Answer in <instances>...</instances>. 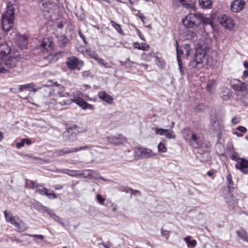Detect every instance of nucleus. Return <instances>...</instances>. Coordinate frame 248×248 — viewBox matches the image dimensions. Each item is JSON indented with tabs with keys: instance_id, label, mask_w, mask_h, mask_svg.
I'll use <instances>...</instances> for the list:
<instances>
[{
	"instance_id": "f704fd0d",
	"label": "nucleus",
	"mask_w": 248,
	"mask_h": 248,
	"mask_svg": "<svg viewBox=\"0 0 248 248\" xmlns=\"http://www.w3.org/2000/svg\"><path fill=\"white\" fill-rule=\"evenodd\" d=\"M62 137L63 139V141H70L71 142H74L77 140V136L74 134H69L68 136L64 135V132L62 133Z\"/></svg>"
},
{
	"instance_id": "3c124183",
	"label": "nucleus",
	"mask_w": 248,
	"mask_h": 248,
	"mask_svg": "<svg viewBox=\"0 0 248 248\" xmlns=\"http://www.w3.org/2000/svg\"><path fill=\"white\" fill-rule=\"evenodd\" d=\"M96 199H97L98 202L100 204H102V205H104V204L105 199L102 198V197L101 196V195H100V194L97 195Z\"/></svg>"
},
{
	"instance_id": "9b49d317",
	"label": "nucleus",
	"mask_w": 248,
	"mask_h": 248,
	"mask_svg": "<svg viewBox=\"0 0 248 248\" xmlns=\"http://www.w3.org/2000/svg\"><path fill=\"white\" fill-rule=\"evenodd\" d=\"M135 155V157L138 158H146L154 155L151 150L143 148H136Z\"/></svg>"
},
{
	"instance_id": "4d7b16f0",
	"label": "nucleus",
	"mask_w": 248,
	"mask_h": 248,
	"mask_svg": "<svg viewBox=\"0 0 248 248\" xmlns=\"http://www.w3.org/2000/svg\"><path fill=\"white\" fill-rule=\"evenodd\" d=\"M25 145V140L23 139L20 142H18L16 143V146L17 148H20L24 146Z\"/></svg>"
},
{
	"instance_id": "f3484780",
	"label": "nucleus",
	"mask_w": 248,
	"mask_h": 248,
	"mask_svg": "<svg viewBox=\"0 0 248 248\" xmlns=\"http://www.w3.org/2000/svg\"><path fill=\"white\" fill-rule=\"evenodd\" d=\"M11 47L7 43H3L0 45V58L3 60L11 52Z\"/></svg>"
},
{
	"instance_id": "864d4df0",
	"label": "nucleus",
	"mask_w": 248,
	"mask_h": 248,
	"mask_svg": "<svg viewBox=\"0 0 248 248\" xmlns=\"http://www.w3.org/2000/svg\"><path fill=\"white\" fill-rule=\"evenodd\" d=\"M29 235L40 240H43L44 238V236L41 234H29Z\"/></svg>"
},
{
	"instance_id": "5701e85b",
	"label": "nucleus",
	"mask_w": 248,
	"mask_h": 248,
	"mask_svg": "<svg viewBox=\"0 0 248 248\" xmlns=\"http://www.w3.org/2000/svg\"><path fill=\"white\" fill-rule=\"evenodd\" d=\"M202 144V141L200 137L196 133L192 140L191 141V142L190 143V145L193 147L196 148L200 147Z\"/></svg>"
},
{
	"instance_id": "0eeeda50",
	"label": "nucleus",
	"mask_w": 248,
	"mask_h": 248,
	"mask_svg": "<svg viewBox=\"0 0 248 248\" xmlns=\"http://www.w3.org/2000/svg\"><path fill=\"white\" fill-rule=\"evenodd\" d=\"M65 88L63 86H60L59 87L52 89L51 88H47L45 90V93L44 94H47L48 97H53V96H63L65 97H68L69 93L64 92Z\"/></svg>"
},
{
	"instance_id": "72a5a7b5",
	"label": "nucleus",
	"mask_w": 248,
	"mask_h": 248,
	"mask_svg": "<svg viewBox=\"0 0 248 248\" xmlns=\"http://www.w3.org/2000/svg\"><path fill=\"white\" fill-rule=\"evenodd\" d=\"M68 42V39L64 35L58 37V43L61 47L64 46Z\"/></svg>"
},
{
	"instance_id": "a19ab883",
	"label": "nucleus",
	"mask_w": 248,
	"mask_h": 248,
	"mask_svg": "<svg viewBox=\"0 0 248 248\" xmlns=\"http://www.w3.org/2000/svg\"><path fill=\"white\" fill-rule=\"evenodd\" d=\"M200 17L202 18L201 23H202L203 24L205 25H211V26H213V22L210 18L204 17L203 15L201 14Z\"/></svg>"
},
{
	"instance_id": "9d476101",
	"label": "nucleus",
	"mask_w": 248,
	"mask_h": 248,
	"mask_svg": "<svg viewBox=\"0 0 248 248\" xmlns=\"http://www.w3.org/2000/svg\"><path fill=\"white\" fill-rule=\"evenodd\" d=\"M219 24L226 29L231 30L234 28V23L229 16L223 15L218 18Z\"/></svg>"
},
{
	"instance_id": "b1692460",
	"label": "nucleus",
	"mask_w": 248,
	"mask_h": 248,
	"mask_svg": "<svg viewBox=\"0 0 248 248\" xmlns=\"http://www.w3.org/2000/svg\"><path fill=\"white\" fill-rule=\"evenodd\" d=\"M225 199L226 202L230 205H234L237 202V200L231 192H228L226 194Z\"/></svg>"
},
{
	"instance_id": "de8ad7c7",
	"label": "nucleus",
	"mask_w": 248,
	"mask_h": 248,
	"mask_svg": "<svg viewBox=\"0 0 248 248\" xmlns=\"http://www.w3.org/2000/svg\"><path fill=\"white\" fill-rule=\"evenodd\" d=\"M47 189L42 186H36L37 191L42 195H45V193L47 192Z\"/></svg>"
},
{
	"instance_id": "f03ea898",
	"label": "nucleus",
	"mask_w": 248,
	"mask_h": 248,
	"mask_svg": "<svg viewBox=\"0 0 248 248\" xmlns=\"http://www.w3.org/2000/svg\"><path fill=\"white\" fill-rule=\"evenodd\" d=\"M14 11L13 6H7L6 11L2 16V25L4 31L8 32L12 29L14 25Z\"/></svg>"
},
{
	"instance_id": "37998d69",
	"label": "nucleus",
	"mask_w": 248,
	"mask_h": 248,
	"mask_svg": "<svg viewBox=\"0 0 248 248\" xmlns=\"http://www.w3.org/2000/svg\"><path fill=\"white\" fill-rule=\"evenodd\" d=\"M177 61L178 65L179 67L180 71L181 73V75H183L184 74V71L183 70V63L182 62L180 59V58H179V51L177 50Z\"/></svg>"
},
{
	"instance_id": "1a4fd4ad",
	"label": "nucleus",
	"mask_w": 248,
	"mask_h": 248,
	"mask_svg": "<svg viewBox=\"0 0 248 248\" xmlns=\"http://www.w3.org/2000/svg\"><path fill=\"white\" fill-rule=\"evenodd\" d=\"M66 63L68 68L71 70H80L83 65L82 61L79 60L74 56L67 58Z\"/></svg>"
},
{
	"instance_id": "a18cd8bd",
	"label": "nucleus",
	"mask_w": 248,
	"mask_h": 248,
	"mask_svg": "<svg viewBox=\"0 0 248 248\" xmlns=\"http://www.w3.org/2000/svg\"><path fill=\"white\" fill-rule=\"evenodd\" d=\"M92 146L89 145L80 146L78 148H74V152H76L80 150H86L92 149Z\"/></svg>"
},
{
	"instance_id": "c9c22d12",
	"label": "nucleus",
	"mask_w": 248,
	"mask_h": 248,
	"mask_svg": "<svg viewBox=\"0 0 248 248\" xmlns=\"http://www.w3.org/2000/svg\"><path fill=\"white\" fill-rule=\"evenodd\" d=\"M199 3L202 8H210L212 5L211 0H199Z\"/></svg>"
},
{
	"instance_id": "603ef678",
	"label": "nucleus",
	"mask_w": 248,
	"mask_h": 248,
	"mask_svg": "<svg viewBox=\"0 0 248 248\" xmlns=\"http://www.w3.org/2000/svg\"><path fill=\"white\" fill-rule=\"evenodd\" d=\"M236 129L240 132L241 133H242V134L243 133H245L247 130V128L244 126H239L237 127Z\"/></svg>"
},
{
	"instance_id": "7c9ffc66",
	"label": "nucleus",
	"mask_w": 248,
	"mask_h": 248,
	"mask_svg": "<svg viewBox=\"0 0 248 248\" xmlns=\"http://www.w3.org/2000/svg\"><path fill=\"white\" fill-rule=\"evenodd\" d=\"M17 43L20 47L23 48L25 47L28 44V40L26 36H19L17 38Z\"/></svg>"
},
{
	"instance_id": "39448f33",
	"label": "nucleus",
	"mask_w": 248,
	"mask_h": 248,
	"mask_svg": "<svg viewBox=\"0 0 248 248\" xmlns=\"http://www.w3.org/2000/svg\"><path fill=\"white\" fill-rule=\"evenodd\" d=\"M207 50V48L205 49L202 47H198L196 48L194 57L190 63V65L192 68L198 67L202 64L203 60L206 55Z\"/></svg>"
},
{
	"instance_id": "bf43d9fd",
	"label": "nucleus",
	"mask_w": 248,
	"mask_h": 248,
	"mask_svg": "<svg viewBox=\"0 0 248 248\" xmlns=\"http://www.w3.org/2000/svg\"><path fill=\"white\" fill-rule=\"evenodd\" d=\"M231 158L232 160L236 161L237 163L239 161V160L241 159L242 158H239L237 156V155L233 154L231 155Z\"/></svg>"
},
{
	"instance_id": "680f3d73",
	"label": "nucleus",
	"mask_w": 248,
	"mask_h": 248,
	"mask_svg": "<svg viewBox=\"0 0 248 248\" xmlns=\"http://www.w3.org/2000/svg\"><path fill=\"white\" fill-rule=\"evenodd\" d=\"M126 61V64L125 67H131L133 65V64L134 62L130 61L129 58H127Z\"/></svg>"
},
{
	"instance_id": "13d9d810",
	"label": "nucleus",
	"mask_w": 248,
	"mask_h": 248,
	"mask_svg": "<svg viewBox=\"0 0 248 248\" xmlns=\"http://www.w3.org/2000/svg\"><path fill=\"white\" fill-rule=\"evenodd\" d=\"M136 15L139 16V17L140 19L143 23H144V20L146 18V17L142 15L140 12L138 11Z\"/></svg>"
},
{
	"instance_id": "4be33fe9",
	"label": "nucleus",
	"mask_w": 248,
	"mask_h": 248,
	"mask_svg": "<svg viewBox=\"0 0 248 248\" xmlns=\"http://www.w3.org/2000/svg\"><path fill=\"white\" fill-rule=\"evenodd\" d=\"M99 98L108 104H111L113 102V98L105 92L101 91L98 93Z\"/></svg>"
},
{
	"instance_id": "412c9836",
	"label": "nucleus",
	"mask_w": 248,
	"mask_h": 248,
	"mask_svg": "<svg viewBox=\"0 0 248 248\" xmlns=\"http://www.w3.org/2000/svg\"><path fill=\"white\" fill-rule=\"evenodd\" d=\"M40 89V87L36 88L33 83L21 85L19 86V91L20 92L27 90L29 91L36 92Z\"/></svg>"
},
{
	"instance_id": "ddd939ff",
	"label": "nucleus",
	"mask_w": 248,
	"mask_h": 248,
	"mask_svg": "<svg viewBox=\"0 0 248 248\" xmlns=\"http://www.w3.org/2000/svg\"><path fill=\"white\" fill-rule=\"evenodd\" d=\"M235 168L245 174H248V160L242 158L235 165Z\"/></svg>"
},
{
	"instance_id": "6e6d98bb",
	"label": "nucleus",
	"mask_w": 248,
	"mask_h": 248,
	"mask_svg": "<svg viewBox=\"0 0 248 248\" xmlns=\"http://www.w3.org/2000/svg\"><path fill=\"white\" fill-rule=\"evenodd\" d=\"M78 34L79 35V36L81 37V38L83 40L84 44H87V42L86 40V38L85 36L82 34L81 31L80 30H78Z\"/></svg>"
},
{
	"instance_id": "5fc2aeb1",
	"label": "nucleus",
	"mask_w": 248,
	"mask_h": 248,
	"mask_svg": "<svg viewBox=\"0 0 248 248\" xmlns=\"http://www.w3.org/2000/svg\"><path fill=\"white\" fill-rule=\"evenodd\" d=\"M240 118L239 117H234L232 119V123L234 124H238L240 122Z\"/></svg>"
},
{
	"instance_id": "f8f14e48",
	"label": "nucleus",
	"mask_w": 248,
	"mask_h": 248,
	"mask_svg": "<svg viewBox=\"0 0 248 248\" xmlns=\"http://www.w3.org/2000/svg\"><path fill=\"white\" fill-rule=\"evenodd\" d=\"M155 133L160 136L165 135L166 138L169 139H175L176 137L175 134L172 129L156 128Z\"/></svg>"
},
{
	"instance_id": "a878e982",
	"label": "nucleus",
	"mask_w": 248,
	"mask_h": 248,
	"mask_svg": "<svg viewBox=\"0 0 248 248\" xmlns=\"http://www.w3.org/2000/svg\"><path fill=\"white\" fill-rule=\"evenodd\" d=\"M62 172L70 176L75 177L78 175H82L83 172L79 170H72L68 169H64L61 171Z\"/></svg>"
},
{
	"instance_id": "8fccbe9b",
	"label": "nucleus",
	"mask_w": 248,
	"mask_h": 248,
	"mask_svg": "<svg viewBox=\"0 0 248 248\" xmlns=\"http://www.w3.org/2000/svg\"><path fill=\"white\" fill-rule=\"evenodd\" d=\"M170 232L169 231L165 230L163 229H161V233L162 235L166 237V239H167V240L169 239V237L170 236Z\"/></svg>"
},
{
	"instance_id": "aec40b11",
	"label": "nucleus",
	"mask_w": 248,
	"mask_h": 248,
	"mask_svg": "<svg viewBox=\"0 0 248 248\" xmlns=\"http://www.w3.org/2000/svg\"><path fill=\"white\" fill-rule=\"evenodd\" d=\"M41 47L49 52L53 50V44L51 38H46L44 39L41 44Z\"/></svg>"
},
{
	"instance_id": "c85d7f7f",
	"label": "nucleus",
	"mask_w": 248,
	"mask_h": 248,
	"mask_svg": "<svg viewBox=\"0 0 248 248\" xmlns=\"http://www.w3.org/2000/svg\"><path fill=\"white\" fill-rule=\"evenodd\" d=\"M73 152H74L73 148L70 149L65 148L56 151L55 154L57 156H61Z\"/></svg>"
},
{
	"instance_id": "e2e57ef3",
	"label": "nucleus",
	"mask_w": 248,
	"mask_h": 248,
	"mask_svg": "<svg viewBox=\"0 0 248 248\" xmlns=\"http://www.w3.org/2000/svg\"><path fill=\"white\" fill-rule=\"evenodd\" d=\"M136 31L137 32V33L139 36V37L142 40L144 41L145 38L144 36H143L142 34L141 33V31L139 29H136Z\"/></svg>"
},
{
	"instance_id": "e433bc0d",
	"label": "nucleus",
	"mask_w": 248,
	"mask_h": 248,
	"mask_svg": "<svg viewBox=\"0 0 248 248\" xmlns=\"http://www.w3.org/2000/svg\"><path fill=\"white\" fill-rule=\"evenodd\" d=\"M48 215L50 217L53 218L55 221L58 222L62 226H64V223L62 219H61L59 217L57 216L52 210L51 212H49Z\"/></svg>"
},
{
	"instance_id": "393cba45",
	"label": "nucleus",
	"mask_w": 248,
	"mask_h": 248,
	"mask_svg": "<svg viewBox=\"0 0 248 248\" xmlns=\"http://www.w3.org/2000/svg\"><path fill=\"white\" fill-rule=\"evenodd\" d=\"M55 7L56 4L54 2H48L43 3L41 9L44 12L49 13L52 9H54Z\"/></svg>"
},
{
	"instance_id": "c03bdc74",
	"label": "nucleus",
	"mask_w": 248,
	"mask_h": 248,
	"mask_svg": "<svg viewBox=\"0 0 248 248\" xmlns=\"http://www.w3.org/2000/svg\"><path fill=\"white\" fill-rule=\"evenodd\" d=\"M45 195L49 199H54L57 198V195L53 192V191L47 190V192L45 193Z\"/></svg>"
},
{
	"instance_id": "7ed1b4c3",
	"label": "nucleus",
	"mask_w": 248,
	"mask_h": 248,
	"mask_svg": "<svg viewBox=\"0 0 248 248\" xmlns=\"http://www.w3.org/2000/svg\"><path fill=\"white\" fill-rule=\"evenodd\" d=\"M200 14H189L183 19L185 26L188 28H193L199 26L201 23Z\"/></svg>"
},
{
	"instance_id": "4468645a",
	"label": "nucleus",
	"mask_w": 248,
	"mask_h": 248,
	"mask_svg": "<svg viewBox=\"0 0 248 248\" xmlns=\"http://www.w3.org/2000/svg\"><path fill=\"white\" fill-rule=\"evenodd\" d=\"M108 141L112 144L119 145L123 144L125 140V138L122 135L110 136L107 138Z\"/></svg>"
},
{
	"instance_id": "338daca9",
	"label": "nucleus",
	"mask_w": 248,
	"mask_h": 248,
	"mask_svg": "<svg viewBox=\"0 0 248 248\" xmlns=\"http://www.w3.org/2000/svg\"><path fill=\"white\" fill-rule=\"evenodd\" d=\"M196 245V241L195 240H192V241L190 240V242L188 243L187 245L189 246H192V247H195Z\"/></svg>"
},
{
	"instance_id": "cd10ccee",
	"label": "nucleus",
	"mask_w": 248,
	"mask_h": 248,
	"mask_svg": "<svg viewBox=\"0 0 248 248\" xmlns=\"http://www.w3.org/2000/svg\"><path fill=\"white\" fill-rule=\"evenodd\" d=\"M209 154L207 152L203 153H199L197 155V158L199 159L201 162H206L209 159Z\"/></svg>"
},
{
	"instance_id": "20e7f679",
	"label": "nucleus",
	"mask_w": 248,
	"mask_h": 248,
	"mask_svg": "<svg viewBox=\"0 0 248 248\" xmlns=\"http://www.w3.org/2000/svg\"><path fill=\"white\" fill-rule=\"evenodd\" d=\"M5 220L16 227L20 231L26 230L25 223L18 217L13 216V215L6 211H4Z\"/></svg>"
},
{
	"instance_id": "09e8293b",
	"label": "nucleus",
	"mask_w": 248,
	"mask_h": 248,
	"mask_svg": "<svg viewBox=\"0 0 248 248\" xmlns=\"http://www.w3.org/2000/svg\"><path fill=\"white\" fill-rule=\"evenodd\" d=\"M226 180L227 181V183L228 184L229 189V190H230V188H231V186L232 185H233V181L232 180V175H231V174H229V175H227V176L226 177Z\"/></svg>"
},
{
	"instance_id": "f257e3e1",
	"label": "nucleus",
	"mask_w": 248,
	"mask_h": 248,
	"mask_svg": "<svg viewBox=\"0 0 248 248\" xmlns=\"http://www.w3.org/2000/svg\"><path fill=\"white\" fill-rule=\"evenodd\" d=\"M46 98L45 104L46 105H52L55 106V108H57L58 106H68L71 104L73 102L75 103L76 104L80 107L82 108L93 109V106L87 103L84 101L82 98L73 96L72 99H64L63 97H65L63 96H53V97H48L47 94H44Z\"/></svg>"
},
{
	"instance_id": "423d86ee",
	"label": "nucleus",
	"mask_w": 248,
	"mask_h": 248,
	"mask_svg": "<svg viewBox=\"0 0 248 248\" xmlns=\"http://www.w3.org/2000/svg\"><path fill=\"white\" fill-rule=\"evenodd\" d=\"M210 128L218 136H220L224 128L222 122L217 119L216 115L211 117Z\"/></svg>"
},
{
	"instance_id": "6ab92c4d",
	"label": "nucleus",
	"mask_w": 248,
	"mask_h": 248,
	"mask_svg": "<svg viewBox=\"0 0 248 248\" xmlns=\"http://www.w3.org/2000/svg\"><path fill=\"white\" fill-rule=\"evenodd\" d=\"M86 131V130L85 128H79L77 125H74L69 127L66 131H64V135L68 136L69 134H74L77 136L79 133H83Z\"/></svg>"
},
{
	"instance_id": "79ce46f5",
	"label": "nucleus",
	"mask_w": 248,
	"mask_h": 248,
	"mask_svg": "<svg viewBox=\"0 0 248 248\" xmlns=\"http://www.w3.org/2000/svg\"><path fill=\"white\" fill-rule=\"evenodd\" d=\"M36 209L40 212L42 213H47L48 214L49 212H51V210L48 209L46 207L40 205L37 206Z\"/></svg>"
},
{
	"instance_id": "c756f323",
	"label": "nucleus",
	"mask_w": 248,
	"mask_h": 248,
	"mask_svg": "<svg viewBox=\"0 0 248 248\" xmlns=\"http://www.w3.org/2000/svg\"><path fill=\"white\" fill-rule=\"evenodd\" d=\"M133 47L135 48L144 51L148 50L150 48V46L145 43H141V44L138 42H135L133 44Z\"/></svg>"
},
{
	"instance_id": "774afa93",
	"label": "nucleus",
	"mask_w": 248,
	"mask_h": 248,
	"mask_svg": "<svg viewBox=\"0 0 248 248\" xmlns=\"http://www.w3.org/2000/svg\"><path fill=\"white\" fill-rule=\"evenodd\" d=\"M239 84H234L232 85V88L237 91H240Z\"/></svg>"
},
{
	"instance_id": "052dcab7",
	"label": "nucleus",
	"mask_w": 248,
	"mask_h": 248,
	"mask_svg": "<svg viewBox=\"0 0 248 248\" xmlns=\"http://www.w3.org/2000/svg\"><path fill=\"white\" fill-rule=\"evenodd\" d=\"M240 91H245L247 89V86L245 83H241L239 84Z\"/></svg>"
},
{
	"instance_id": "58836bf2",
	"label": "nucleus",
	"mask_w": 248,
	"mask_h": 248,
	"mask_svg": "<svg viewBox=\"0 0 248 248\" xmlns=\"http://www.w3.org/2000/svg\"><path fill=\"white\" fill-rule=\"evenodd\" d=\"M110 23L111 26L117 31V32L121 35L124 34V32L123 30L121 29V27L120 25L117 24L113 20L110 21Z\"/></svg>"
},
{
	"instance_id": "ea45409f",
	"label": "nucleus",
	"mask_w": 248,
	"mask_h": 248,
	"mask_svg": "<svg viewBox=\"0 0 248 248\" xmlns=\"http://www.w3.org/2000/svg\"><path fill=\"white\" fill-rule=\"evenodd\" d=\"M237 234L244 241L248 242V235L243 230L237 231Z\"/></svg>"
},
{
	"instance_id": "0e129e2a",
	"label": "nucleus",
	"mask_w": 248,
	"mask_h": 248,
	"mask_svg": "<svg viewBox=\"0 0 248 248\" xmlns=\"http://www.w3.org/2000/svg\"><path fill=\"white\" fill-rule=\"evenodd\" d=\"M102 245L105 248H110L111 246V244L108 242L107 243L102 242Z\"/></svg>"
},
{
	"instance_id": "2f4dec72",
	"label": "nucleus",
	"mask_w": 248,
	"mask_h": 248,
	"mask_svg": "<svg viewBox=\"0 0 248 248\" xmlns=\"http://www.w3.org/2000/svg\"><path fill=\"white\" fill-rule=\"evenodd\" d=\"M176 50L177 51L178 50L179 51V56L183 53V50H180L178 49V43L177 41H176ZM190 47L188 45H186L184 46V51L186 52L185 55L187 57L190 55Z\"/></svg>"
},
{
	"instance_id": "bb28decb",
	"label": "nucleus",
	"mask_w": 248,
	"mask_h": 248,
	"mask_svg": "<svg viewBox=\"0 0 248 248\" xmlns=\"http://www.w3.org/2000/svg\"><path fill=\"white\" fill-rule=\"evenodd\" d=\"M217 86V81L215 80H210L206 85V89L209 93H213Z\"/></svg>"
},
{
	"instance_id": "4c0bfd02",
	"label": "nucleus",
	"mask_w": 248,
	"mask_h": 248,
	"mask_svg": "<svg viewBox=\"0 0 248 248\" xmlns=\"http://www.w3.org/2000/svg\"><path fill=\"white\" fill-rule=\"evenodd\" d=\"M89 171L88 175L85 177H90L91 178L94 179H98V177L99 173L97 171H94L93 170H85L82 172Z\"/></svg>"
},
{
	"instance_id": "dca6fc26",
	"label": "nucleus",
	"mask_w": 248,
	"mask_h": 248,
	"mask_svg": "<svg viewBox=\"0 0 248 248\" xmlns=\"http://www.w3.org/2000/svg\"><path fill=\"white\" fill-rule=\"evenodd\" d=\"M195 134L196 133L194 131L188 128H185L182 131V135L184 139L186 141L188 142L189 144L191 142Z\"/></svg>"
},
{
	"instance_id": "6e6552de",
	"label": "nucleus",
	"mask_w": 248,
	"mask_h": 248,
	"mask_svg": "<svg viewBox=\"0 0 248 248\" xmlns=\"http://www.w3.org/2000/svg\"><path fill=\"white\" fill-rule=\"evenodd\" d=\"M20 57L18 54H16L15 56H10L9 57H5L3 59V66L6 69L9 70L7 72H10V69L16 66L17 63L19 62Z\"/></svg>"
},
{
	"instance_id": "473e14b6",
	"label": "nucleus",
	"mask_w": 248,
	"mask_h": 248,
	"mask_svg": "<svg viewBox=\"0 0 248 248\" xmlns=\"http://www.w3.org/2000/svg\"><path fill=\"white\" fill-rule=\"evenodd\" d=\"M93 58L99 64L106 68H108L109 66L107 62H104V60L98 57L96 54H93Z\"/></svg>"
},
{
	"instance_id": "2eb2a0df",
	"label": "nucleus",
	"mask_w": 248,
	"mask_h": 248,
	"mask_svg": "<svg viewBox=\"0 0 248 248\" xmlns=\"http://www.w3.org/2000/svg\"><path fill=\"white\" fill-rule=\"evenodd\" d=\"M245 4L243 0H234L231 3V10L233 12H239L243 10Z\"/></svg>"
},
{
	"instance_id": "49530a36",
	"label": "nucleus",
	"mask_w": 248,
	"mask_h": 248,
	"mask_svg": "<svg viewBox=\"0 0 248 248\" xmlns=\"http://www.w3.org/2000/svg\"><path fill=\"white\" fill-rule=\"evenodd\" d=\"M158 150L160 153H165L167 149L164 143L160 142L158 145Z\"/></svg>"
},
{
	"instance_id": "a211bd4d",
	"label": "nucleus",
	"mask_w": 248,
	"mask_h": 248,
	"mask_svg": "<svg viewBox=\"0 0 248 248\" xmlns=\"http://www.w3.org/2000/svg\"><path fill=\"white\" fill-rule=\"evenodd\" d=\"M86 131V130L85 128H79L77 125H74L69 127L66 131H64V135L68 136L69 134H74L77 136L79 133H83Z\"/></svg>"
},
{
	"instance_id": "69168bd1",
	"label": "nucleus",
	"mask_w": 248,
	"mask_h": 248,
	"mask_svg": "<svg viewBox=\"0 0 248 248\" xmlns=\"http://www.w3.org/2000/svg\"><path fill=\"white\" fill-rule=\"evenodd\" d=\"M53 58V56L52 55L49 54L47 56L45 57L44 58V59H46L47 60H48L49 61V62H52Z\"/></svg>"
}]
</instances>
